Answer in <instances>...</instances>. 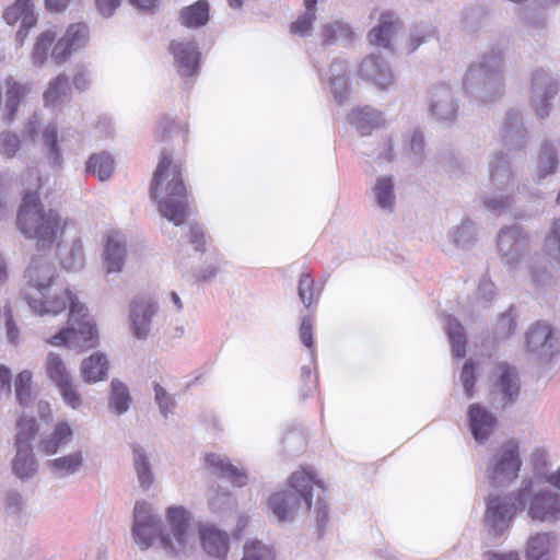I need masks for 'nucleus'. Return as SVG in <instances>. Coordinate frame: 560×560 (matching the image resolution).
<instances>
[{"mask_svg":"<svg viewBox=\"0 0 560 560\" xmlns=\"http://www.w3.org/2000/svg\"><path fill=\"white\" fill-rule=\"evenodd\" d=\"M517 510H526L533 521L557 523L560 521V494L545 485L540 474L525 477L515 491L489 498L485 523L490 533L495 537L503 535Z\"/></svg>","mask_w":560,"mask_h":560,"instance_id":"nucleus-1","label":"nucleus"},{"mask_svg":"<svg viewBox=\"0 0 560 560\" xmlns=\"http://www.w3.org/2000/svg\"><path fill=\"white\" fill-rule=\"evenodd\" d=\"M22 296L30 308L40 316L57 315L69 306L67 327L50 338L49 342L52 346H66L84 351L97 345V330L85 305L69 289H65L45 301L42 298L32 296L26 291H22Z\"/></svg>","mask_w":560,"mask_h":560,"instance_id":"nucleus-2","label":"nucleus"},{"mask_svg":"<svg viewBox=\"0 0 560 560\" xmlns=\"http://www.w3.org/2000/svg\"><path fill=\"white\" fill-rule=\"evenodd\" d=\"M170 533L161 532V518L147 502H137L133 509L131 534L141 550L150 548L160 536L164 550L178 553L191 539L190 513L183 506H171L166 512Z\"/></svg>","mask_w":560,"mask_h":560,"instance_id":"nucleus-3","label":"nucleus"},{"mask_svg":"<svg viewBox=\"0 0 560 560\" xmlns=\"http://www.w3.org/2000/svg\"><path fill=\"white\" fill-rule=\"evenodd\" d=\"M151 198L158 202L162 217L180 225L188 214L186 188L177 164L172 162V153L163 150L150 185Z\"/></svg>","mask_w":560,"mask_h":560,"instance_id":"nucleus-4","label":"nucleus"},{"mask_svg":"<svg viewBox=\"0 0 560 560\" xmlns=\"http://www.w3.org/2000/svg\"><path fill=\"white\" fill-rule=\"evenodd\" d=\"M16 225L26 237L36 241L39 249H49L62 234L65 222L60 213L45 208L36 191L27 190L16 215Z\"/></svg>","mask_w":560,"mask_h":560,"instance_id":"nucleus-5","label":"nucleus"},{"mask_svg":"<svg viewBox=\"0 0 560 560\" xmlns=\"http://www.w3.org/2000/svg\"><path fill=\"white\" fill-rule=\"evenodd\" d=\"M504 59L502 51L492 47L468 68L464 79L466 93L480 102H491L503 94Z\"/></svg>","mask_w":560,"mask_h":560,"instance_id":"nucleus-6","label":"nucleus"},{"mask_svg":"<svg viewBox=\"0 0 560 560\" xmlns=\"http://www.w3.org/2000/svg\"><path fill=\"white\" fill-rule=\"evenodd\" d=\"M324 489L322 481L315 478L312 470L295 471L290 477V489L272 494L269 498V508L278 522H292L302 506L306 510L312 504V487Z\"/></svg>","mask_w":560,"mask_h":560,"instance_id":"nucleus-7","label":"nucleus"},{"mask_svg":"<svg viewBox=\"0 0 560 560\" xmlns=\"http://www.w3.org/2000/svg\"><path fill=\"white\" fill-rule=\"evenodd\" d=\"M489 189L482 201L487 210L500 214L512 205V192L515 186V173L506 156L497 152L489 160Z\"/></svg>","mask_w":560,"mask_h":560,"instance_id":"nucleus-8","label":"nucleus"},{"mask_svg":"<svg viewBox=\"0 0 560 560\" xmlns=\"http://www.w3.org/2000/svg\"><path fill=\"white\" fill-rule=\"evenodd\" d=\"M521 467L518 444L515 441H508L489 458L486 476L492 487L506 488L518 477Z\"/></svg>","mask_w":560,"mask_h":560,"instance_id":"nucleus-9","label":"nucleus"},{"mask_svg":"<svg viewBox=\"0 0 560 560\" xmlns=\"http://www.w3.org/2000/svg\"><path fill=\"white\" fill-rule=\"evenodd\" d=\"M497 249L501 262L509 270H516L532 257L529 236L518 225L502 228L497 238Z\"/></svg>","mask_w":560,"mask_h":560,"instance_id":"nucleus-10","label":"nucleus"},{"mask_svg":"<svg viewBox=\"0 0 560 560\" xmlns=\"http://www.w3.org/2000/svg\"><path fill=\"white\" fill-rule=\"evenodd\" d=\"M526 348L534 357L549 360L560 353V332L546 322H537L526 332Z\"/></svg>","mask_w":560,"mask_h":560,"instance_id":"nucleus-11","label":"nucleus"},{"mask_svg":"<svg viewBox=\"0 0 560 560\" xmlns=\"http://www.w3.org/2000/svg\"><path fill=\"white\" fill-rule=\"evenodd\" d=\"M159 304L151 298H136L129 304L128 322L137 340H147L151 335L153 318L159 313Z\"/></svg>","mask_w":560,"mask_h":560,"instance_id":"nucleus-12","label":"nucleus"},{"mask_svg":"<svg viewBox=\"0 0 560 560\" xmlns=\"http://www.w3.org/2000/svg\"><path fill=\"white\" fill-rule=\"evenodd\" d=\"M558 93V84L553 77L538 69L532 74L530 80V105L541 119L549 116L551 101Z\"/></svg>","mask_w":560,"mask_h":560,"instance_id":"nucleus-13","label":"nucleus"},{"mask_svg":"<svg viewBox=\"0 0 560 560\" xmlns=\"http://www.w3.org/2000/svg\"><path fill=\"white\" fill-rule=\"evenodd\" d=\"M430 114L439 121H453L456 118L458 104L447 84L432 85L428 91Z\"/></svg>","mask_w":560,"mask_h":560,"instance_id":"nucleus-14","label":"nucleus"},{"mask_svg":"<svg viewBox=\"0 0 560 560\" xmlns=\"http://www.w3.org/2000/svg\"><path fill=\"white\" fill-rule=\"evenodd\" d=\"M56 277V267L45 256H33L24 272V280L27 289H35L40 296L50 287Z\"/></svg>","mask_w":560,"mask_h":560,"instance_id":"nucleus-15","label":"nucleus"},{"mask_svg":"<svg viewBox=\"0 0 560 560\" xmlns=\"http://www.w3.org/2000/svg\"><path fill=\"white\" fill-rule=\"evenodd\" d=\"M560 540L556 532L532 534L524 548L526 560H556Z\"/></svg>","mask_w":560,"mask_h":560,"instance_id":"nucleus-16","label":"nucleus"},{"mask_svg":"<svg viewBox=\"0 0 560 560\" xmlns=\"http://www.w3.org/2000/svg\"><path fill=\"white\" fill-rule=\"evenodd\" d=\"M359 74L361 79L372 82L382 90L388 89L394 83L390 66L377 54H371L362 60Z\"/></svg>","mask_w":560,"mask_h":560,"instance_id":"nucleus-17","label":"nucleus"},{"mask_svg":"<svg viewBox=\"0 0 560 560\" xmlns=\"http://www.w3.org/2000/svg\"><path fill=\"white\" fill-rule=\"evenodd\" d=\"M526 136L527 130L524 127L521 113L508 112L501 129L502 145L510 152L522 150L526 145Z\"/></svg>","mask_w":560,"mask_h":560,"instance_id":"nucleus-18","label":"nucleus"},{"mask_svg":"<svg viewBox=\"0 0 560 560\" xmlns=\"http://www.w3.org/2000/svg\"><path fill=\"white\" fill-rule=\"evenodd\" d=\"M493 392L501 396V401L505 405L513 402L520 394V378L515 368L499 363L494 370Z\"/></svg>","mask_w":560,"mask_h":560,"instance_id":"nucleus-19","label":"nucleus"},{"mask_svg":"<svg viewBox=\"0 0 560 560\" xmlns=\"http://www.w3.org/2000/svg\"><path fill=\"white\" fill-rule=\"evenodd\" d=\"M170 50L180 75H194L198 69L200 52L194 42L173 40Z\"/></svg>","mask_w":560,"mask_h":560,"instance_id":"nucleus-20","label":"nucleus"},{"mask_svg":"<svg viewBox=\"0 0 560 560\" xmlns=\"http://www.w3.org/2000/svg\"><path fill=\"white\" fill-rule=\"evenodd\" d=\"M560 166V141L546 140L538 152L534 179L538 184L555 174Z\"/></svg>","mask_w":560,"mask_h":560,"instance_id":"nucleus-21","label":"nucleus"},{"mask_svg":"<svg viewBox=\"0 0 560 560\" xmlns=\"http://www.w3.org/2000/svg\"><path fill=\"white\" fill-rule=\"evenodd\" d=\"M467 416L474 439L479 443L486 442L494 431V416L478 404L469 406Z\"/></svg>","mask_w":560,"mask_h":560,"instance_id":"nucleus-22","label":"nucleus"},{"mask_svg":"<svg viewBox=\"0 0 560 560\" xmlns=\"http://www.w3.org/2000/svg\"><path fill=\"white\" fill-rule=\"evenodd\" d=\"M103 257L107 273L120 272L127 258L126 237L118 233L109 234L105 244Z\"/></svg>","mask_w":560,"mask_h":560,"instance_id":"nucleus-23","label":"nucleus"},{"mask_svg":"<svg viewBox=\"0 0 560 560\" xmlns=\"http://www.w3.org/2000/svg\"><path fill=\"white\" fill-rule=\"evenodd\" d=\"M206 464L211 474L229 480L236 487H244L248 477L245 470L232 465L228 457L219 454L206 455Z\"/></svg>","mask_w":560,"mask_h":560,"instance_id":"nucleus-24","label":"nucleus"},{"mask_svg":"<svg viewBox=\"0 0 560 560\" xmlns=\"http://www.w3.org/2000/svg\"><path fill=\"white\" fill-rule=\"evenodd\" d=\"M400 30V22L393 12H384L378 18V23L369 33L372 45L389 48L392 39Z\"/></svg>","mask_w":560,"mask_h":560,"instance_id":"nucleus-25","label":"nucleus"},{"mask_svg":"<svg viewBox=\"0 0 560 560\" xmlns=\"http://www.w3.org/2000/svg\"><path fill=\"white\" fill-rule=\"evenodd\" d=\"M349 70L345 60L335 59L329 68L327 82L334 100L341 104L348 96L350 91Z\"/></svg>","mask_w":560,"mask_h":560,"instance_id":"nucleus-26","label":"nucleus"},{"mask_svg":"<svg viewBox=\"0 0 560 560\" xmlns=\"http://www.w3.org/2000/svg\"><path fill=\"white\" fill-rule=\"evenodd\" d=\"M84 455L81 450L49 459L47 467L56 478H68L77 475L84 466Z\"/></svg>","mask_w":560,"mask_h":560,"instance_id":"nucleus-27","label":"nucleus"},{"mask_svg":"<svg viewBox=\"0 0 560 560\" xmlns=\"http://www.w3.org/2000/svg\"><path fill=\"white\" fill-rule=\"evenodd\" d=\"M73 440V430L67 421L58 422L54 431L40 439L38 448L46 455L57 454Z\"/></svg>","mask_w":560,"mask_h":560,"instance_id":"nucleus-28","label":"nucleus"},{"mask_svg":"<svg viewBox=\"0 0 560 560\" xmlns=\"http://www.w3.org/2000/svg\"><path fill=\"white\" fill-rule=\"evenodd\" d=\"M200 540L202 548L210 557L225 559L229 551L228 534L214 526H202L200 528Z\"/></svg>","mask_w":560,"mask_h":560,"instance_id":"nucleus-29","label":"nucleus"},{"mask_svg":"<svg viewBox=\"0 0 560 560\" xmlns=\"http://www.w3.org/2000/svg\"><path fill=\"white\" fill-rule=\"evenodd\" d=\"M348 122L355 128L361 136L370 135L383 124L382 113L370 107L353 109L348 115Z\"/></svg>","mask_w":560,"mask_h":560,"instance_id":"nucleus-30","label":"nucleus"},{"mask_svg":"<svg viewBox=\"0 0 560 560\" xmlns=\"http://www.w3.org/2000/svg\"><path fill=\"white\" fill-rule=\"evenodd\" d=\"M16 453L12 459V471L20 479H30L37 471V462L32 446H15Z\"/></svg>","mask_w":560,"mask_h":560,"instance_id":"nucleus-31","label":"nucleus"},{"mask_svg":"<svg viewBox=\"0 0 560 560\" xmlns=\"http://www.w3.org/2000/svg\"><path fill=\"white\" fill-rule=\"evenodd\" d=\"M81 373L86 383H96L106 378L108 373V360L106 355L95 352L84 359L81 364Z\"/></svg>","mask_w":560,"mask_h":560,"instance_id":"nucleus-32","label":"nucleus"},{"mask_svg":"<svg viewBox=\"0 0 560 560\" xmlns=\"http://www.w3.org/2000/svg\"><path fill=\"white\" fill-rule=\"evenodd\" d=\"M133 468L137 475L139 486L148 490L154 482V472L150 458L141 446H135L132 450Z\"/></svg>","mask_w":560,"mask_h":560,"instance_id":"nucleus-33","label":"nucleus"},{"mask_svg":"<svg viewBox=\"0 0 560 560\" xmlns=\"http://www.w3.org/2000/svg\"><path fill=\"white\" fill-rule=\"evenodd\" d=\"M180 23L189 28L206 25L209 21V3L207 0H198L191 5L184 7L179 12Z\"/></svg>","mask_w":560,"mask_h":560,"instance_id":"nucleus-34","label":"nucleus"},{"mask_svg":"<svg viewBox=\"0 0 560 560\" xmlns=\"http://www.w3.org/2000/svg\"><path fill=\"white\" fill-rule=\"evenodd\" d=\"M444 329L451 342L453 355L464 358L466 354V335L463 325L457 318L447 315L445 317Z\"/></svg>","mask_w":560,"mask_h":560,"instance_id":"nucleus-35","label":"nucleus"},{"mask_svg":"<svg viewBox=\"0 0 560 560\" xmlns=\"http://www.w3.org/2000/svg\"><path fill=\"white\" fill-rule=\"evenodd\" d=\"M131 396L125 383L118 378L110 382V392L108 397V408L118 416L129 410Z\"/></svg>","mask_w":560,"mask_h":560,"instance_id":"nucleus-36","label":"nucleus"},{"mask_svg":"<svg viewBox=\"0 0 560 560\" xmlns=\"http://www.w3.org/2000/svg\"><path fill=\"white\" fill-rule=\"evenodd\" d=\"M28 84H22L9 78L7 80L5 110L8 122L12 121L19 108V104L30 92Z\"/></svg>","mask_w":560,"mask_h":560,"instance_id":"nucleus-37","label":"nucleus"},{"mask_svg":"<svg viewBox=\"0 0 560 560\" xmlns=\"http://www.w3.org/2000/svg\"><path fill=\"white\" fill-rule=\"evenodd\" d=\"M70 92L69 79L65 74H59L56 79L49 82L43 98L47 107H56L61 104Z\"/></svg>","mask_w":560,"mask_h":560,"instance_id":"nucleus-38","label":"nucleus"},{"mask_svg":"<svg viewBox=\"0 0 560 560\" xmlns=\"http://www.w3.org/2000/svg\"><path fill=\"white\" fill-rule=\"evenodd\" d=\"M58 256L63 268L79 270L84 265L83 244L80 240H73L67 247L58 249Z\"/></svg>","mask_w":560,"mask_h":560,"instance_id":"nucleus-39","label":"nucleus"},{"mask_svg":"<svg viewBox=\"0 0 560 560\" xmlns=\"http://www.w3.org/2000/svg\"><path fill=\"white\" fill-rule=\"evenodd\" d=\"M114 171V160L105 152L92 154L86 162V172L101 182L107 180Z\"/></svg>","mask_w":560,"mask_h":560,"instance_id":"nucleus-40","label":"nucleus"},{"mask_svg":"<svg viewBox=\"0 0 560 560\" xmlns=\"http://www.w3.org/2000/svg\"><path fill=\"white\" fill-rule=\"evenodd\" d=\"M45 371L48 378L56 386L72 378L65 361L59 354L55 352H49L47 354L45 361Z\"/></svg>","mask_w":560,"mask_h":560,"instance_id":"nucleus-41","label":"nucleus"},{"mask_svg":"<svg viewBox=\"0 0 560 560\" xmlns=\"http://www.w3.org/2000/svg\"><path fill=\"white\" fill-rule=\"evenodd\" d=\"M374 198L377 206L384 210H393L395 205L394 182L390 176L377 178L374 187Z\"/></svg>","mask_w":560,"mask_h":560,"instance_id":"nucleus-42","label":"nucleus"},{"mask_svg":"<svg viewBox=\"0 0 560 560\" xmlns=\"http://www.w3.org/2000/svg\"><path fill=\"white\" fill-rule=\"evenodd\" d=\"M43 140L46 148V158L52 167H59L62 163V156L58 145V130L55 124H49L45 127Z\"/></svg>","mask_w":560,"mask_h":560,"instance_id":"nucleus-43","label":"nucleus"},{"mask_svg":"<svg viewBox=\"0 0 560 560\" xmlns=\"http://www.w3.org/2000/svg\"><path fill=\"white\" fill-rule=\"evenodd\" d=\"M448 240L456 247L465 248L471 245L476 240V226L470 220H464L462 223L452 229L448 233Z\"/></svg>","mask_w":560,"mask_h":560,"instance_id":"nucleus-44","label":"nucleus"},{"mask_svg":"<svg viewBox=\"0 0 560 560\" xmlns=\"http://www.w3.org/2000/svg\"><path fill=\"white\" fill-rule=\"evenodd\" d=\"M352 37V31L347 23L343 22H332L323 25L322 27V38L323 44L331 45L341 40H349Z\"/></svg>","mask_w":560,"mask_h":560,"instance_id":"nucleus-45","label":"nucleus"},{"mask_svg":"<svg viewBox=\"0 0 560 560\" xmlns=\"http://www.w3.org/2000/svg\"><path fill=\"white\" fill-rule=\"evenodd\" d=\"M38 432L34 417L21 416L16 423L15 446H32V440Z\"/></svg>","mask_w":560,"mask_h":560,"instance_id":"nucleus-46","label":"nucleus"},{"mask_svg":"<svg viewBox=\"0 0 560 560\" xmlns=\"http://www.w3.org/2000/svg\"><path fill=\"white\" fill-rule=\"evenodd\" d=\"M517 327V313L515 307L511 305L505 312H503L494 327V334L498 339H508L511 337Z\"/></svg>","mask_w":560,"mask_h":560,"instance_id":"nucleus-47","label":"nucleus"},{"mask_svg":"<svg viewBox=\"0 0 560 560\" xmlns=\"http://www.w3.org/2000/svg\"><path fill=\"white\" fill-rule=\"evenodd\" d=\"M316 4L304 3L305 11L291 24V33L300 36H308L312 33L316 20Z\"/></svg>","mask_w":560,"mask_h":560,"instance_id":"nucleus-48","label":"nucleus"},{"mask_svg":"<svg viewBox=\"0 0 560 560\" xmlns=\"http://www.w3.org/2000/svg\"><path fill=\"white\" fill-rule=\"evenodd\" d=\"M15 396L19 404L26 407L32 401V373L28 370L20 372L15 378Z\"/></svg>","mask_w":560,"mask_h":560,"instance_id":"nucleus-49","label":"nucleus"},{"mask_svg":"<svg viewBox=\"0 0 560 560\" xmlns=\"http://www.w3.org/2000/svg\"><path fill=\"white\" fill-rule=\"evenodd\" d=\"M545 252L560 262V219H555L544 241Z\"/></svg>","mask_w":560,"mask_h":560,"instance_id":"nucleus-50","label":"nucleus"},{"mask_svg":"<svg viewBox=\"0 0 560 560\" xmlns=\"http://www.w3.org/2000/svg\"><path fill=\"white\" fill-rule=\"evenodd\" d=\"M54 40L55 33L51 31H45L39 35L32 54L34 65L42 66L46 61Z\"/></svg>","mask_w":560,"mask_h":560,"instance_id":"nucleus-51","label":"nucleus"},{"mask_svg":"<svg viewBox=\"0 0 560 560\" xmlns=\"http://www.w3.org/2000/svg\"><path fill=\"white\" fill-rule=\"evenodd\" d=\"M434 28L430 24H417L411 27L408 40V51L413 52L420 45L434 36Z\"/></svg>","mask_w":560,"mask_h":560,"instance_id":"nucleus-52","label":"nucleus"},{"mask_svg":"<svg viewBox=\"0 0 560 560\" xmlns=\"http://www.w3.org/2000/svg\"><path fill=\"white\" fill-rule=\"evenodd\" d=\"M3 19L8 24H14L18 21H21L24 26H34L36 19L33 14V11H28L27 9L19 5H11L5 9L3 13Z\"/></svg>","mask_w":560,"mask_h":560,"instance_id":"nucleus-53","label":"nucleus"},{"mask_svg":"<svg viewBox=\"0 0 560 560\" xmlns=\"http://www.w3.org/2000/svg\"><path fill=\"white\" fill-rule=\"evenodd\" d=\"M63 38L74 50L82 48L89 39V27L83 23L71 24L63 35Z\"/></svg>","mask_w":560,"mask_h":560,"instance_id":"nucleus-54","label":"nucleus"},{"mask_svg":"<svg viewBox=\"0 0 560 560\" xmlns=\"http://www.w3.org/2000/svg\"><path fill=\"white\" fill-rule=\"evenodd\" d=\"M271 549L259 540L245 544L242 560H272Z\"/></svg>","mask_w":560,"mask_h":560,"instance_id":"nucleus-55","label":"nucleus"},{"mask_svg":"<svg viewBox=\"0 0 560 560\" xmlns=\"http://www.w3.org/2000/svg\"><path fill=\"white\" fill-rule=\"evenodd\" d=\"M62 397L63 402L72 409H78L82 405V396L72 378L56 386Z\"/></svg>","mask_w":560,"mask_h":560,"instance_id":"nucleus-56","label":"nucleus"},{"mask_svg":"<svg viewBox=\"0 0 560 560\" xmlns=\"http://www.w3.org/2000/svg\"><path fill=\"white\" fill-rule=\"evenodd\" d=\"M299 296L302 303L308 307L314 299H317L319 292L314 290V281L308 275H302L298 288Z\"/></svg>","mask_w":560,"mask_h":560,"instance_id":"nucleus-57","label":"nucleus"},{"mask_svg":"<svg viewBox=\"0 0 560 560\" xmlns=\"http://www.w3.org/2000/svg\"><path fill=\"white\" fill-rule=\"evenodd\" d=\"M21 140L16 133L3 131L0 133V152L5 158H12L19 151Z\"/></svg>","mask_w":560,"mask_h":560,"instance_id":"nucleus-58","label":"nucleus"},{"mask_svg":"<svg viewBox=\"0 0 560 560\" xmlns=\"http://www.w3.org/2000/svg\"><path fill=\"white\" fill-rule=\"evenodd\" d=\"M154 398L156 404L159 405L160 412L164 416V418H168V416L173 412V408L175 406L174 398L168 395L164 387L160 384L154 385Z\"/></svg>","mask_w":560,"mask_h":560,"instance_id":"nucleus-59","label":"nucleus"},{"mask_svg":"<svg viewBox=\"0 0 560 560\" xmlns=\"http://www.w3.org/2000/svg\"><path fill=\"white\" fill-rule=\"evenodd\" d=\"M460 382L468 398L474 396L475 372L471 361H467L460 372Z\"/></svg>","mask_w":560,"mask_h":560,"instance_id":"nucleus-60","label":"nucleus"},{"mask_svg":"<svg viewBox=\"0 0 560 560\" xmlns=\"http://www.w3.org/2000/svg\"><path fill=\"white\" fill-rule=\"evenodd\" d=\"M529 259L530 261L527 265V269L530 276V280L533 284L537 287L542 285L548 278L546 266L538 264L537 259Z\"/></svg>","mask_w":560,"mask_h":560,"instance_id":"nucleus-61","label":"nucleus"},{"mask_svg":"<svg viewBox=\"0 0 560 560\" xmlns=\"http://www.w3.org/2000/svg\"><path fill=\"white\" fill-rule=\"evenodd\" d=\"M231 497L226 491L220 492L217 489H211L209 492V506L214 512L224 510L230 503Z\"/></svg>","mask_w":560,"mask_h":560,"instance_id":"nucleus-62","label":"nucleus"},{"mask_svg":"<svg viewBox=\"0 0 560 560\" xmlns=\"http://www.w3.org/2000/svg\"><path fill=\"white\" fill-rule=\"evenodd\" d=\"M25 508V501L21 493L11 491L5 498V509L11 515H20Z\"/></svg>","mask_w":560,"mask_h":560,"instance_id":"nucleus-63","label":"nucleus"},{"mask_svg":"<svg viewBox=\"0 0 560 560\" xmlns=\"http://www.w3.org/2000/svg\"><path fill=\"white\" fill-rule=\"evenodd\" d=\"M497 293L495 284L488 277H482L479 280L477 296L486 302H490L494 299Z\"/></svg>","mask_w":560,"mask_h":560,"instance_id":"nucleus-64","label":"nucleus"}]
</instances>
